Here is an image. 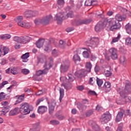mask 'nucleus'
Masks as SVG:
<instances>
[{
    "mask_svg": "<svg viewBox=\"0 0 131 131\" xmlns=\"http://www.w3.org/2000/svg\"><path fill=\"white\" fill-rule=\"evenodd\" d=\"M82 104L89 105V100L86 99H84L82 100Z\"/></svg>",
    "mask_w": 131,
    "mask_h": 131,
    "instance_id": "61",
    "label": "nucleus"
},
{
    "mask_svg": "<svg viewBox=\"0 0 131 131\" xmlns=\"http://www.w3.org/2000/svg\"><path fill=\"white\" fill-rule=\"evenodd\" d=\"M49 63H48V65L47 64V63L44 64L43 66V67L45 68L44 70H38V71L36 72V74L37 76H40V75H42V74H47V73L49 72V70H50V69L48 68V67L49 66Z\"/></svg>",
    "mask_w": 131,
    "mask_h": 131,
    "instance_id": "11",
    "label": "nucleus"
},
{
    "mask_svg": "<svg viewBox=\"0 0 131 131\" xmlns=\"http://www.w3.org/2000/svg\"><path fill=\"white\" fill-rule=\"evenodd\" d=\"M74 15L73 14V11H69L67 14L64 13H58L56 15V21L57 24L60 25L63 22V20H66L68 18H73Z\"/></svg>",
    "mask_w": 131,
    "mask_h": 131,
    "instance_id": "3",
    "label": "nucleus"
},
{
    "mask_svg": "<svg viewBox=\"0 0 131 131\" xmlns=\"http://www.w3.org/2000/svg\"><path fill=\"white\" fill-rule=\"evenodd\" d=\"M125 19H126V16L117 14L115 16V19H112L107 22L110 30L113 31L115 29H120L121 25L119 21H125Z\"/></svg>",
    "mask_w": 131,
    "mask_h": 131,
    "instance_id": "1",
    "label": "nucleus"
},
{
    "mask_svg": "<svg viewBox=\"0 0 131 131\" xmlns=\"http://www.w3.org/2000/svg\"><path fill=\"white\" fill-rule=\"evenodd\" d=\"M103 89L106 93L109 92L110 91H111V83L110 82H105L103 86Z\"/></svg>",
    "mask_w": 131,
    "mask_h": 131,
    "instance_id": "18",
    "label": "nucleus"
},
{
    "mask_svg": "<svg viewBox=\"0 0 131 131\" xmlns=\"http://www.w3.org/2000/svg\"><path fill=\"white\" fill-rule=\"evenodd\" d=\"M119 61H120V62L121 63V64H122V65H124V64H125L126 59L125 58V57H124V56H121L120 57Z\"/></svg>",
    "mask_w": 131,
    "mask_h": 131,
    "instance_id": "38",
    "label": "nucleus"
},
{
    "mask_svg": "<svg viewBox=\"0 0 131 131\" xmlns=\"http://www.w3.org/2000/svg\"><path fill=\"white\" fill-rule=\"evenodd\" d=\"M120 10L121 12H122L123 13H126V14H129L130 13V11L127 10V9H125V8L123 7H120Z\"/></svg>",
    "mask_w": 131,
    "mask_h": 131,
    "instance_id": "44",
    "label": "nucleus"
},
{
    "mask_svg": "<svg viewBox=\"0 0 131 131\" xmlns=\"http://www.w3.org/2000/svg\"><path fill=\"white\" fill-rule=\"evenodd\" d=\"M125 115L130 116V115H131V111H129V110H126L125 112Z\"/></svg>",
    "mask_w": 131,
    "mask_h": 131,
    "instance_id": "64",
    "label": "nucleus"
},
{
    "mask_svg": "<svg viewBox=\"0 0 131 131\" xmlns=\"http://www.w3.org/2000/svg\"><path fill=\"white\" fill-rule=\"evenodd\" d=\"M69 67H70V61L68 60H63L60 66V71L61 72H66L68 71Z\"/></svg>",
    "mask_w": 131,
    "mask_h": 131,
    "instance_id": "6",
    "label": "nucleus"
},
{
    "mask_svg": "<svg viewBox=\"0 0 131 131\" xmlns=\"http://www.w3.org/2000/svg\"><path fill=\"white\" fill-rule=\"evenodd\" d=\"M21 72H22V73H23V74H25L26 75L27 74H29L30 71H29V70H28L27 69H23L21 70Z\"/></svg>",
    "mask_w": 131,
    "mask_h": 131,
    "instance_id": "52",
    "label": "nucleus"
},
{
    "mask_svg": "<svg viewBox=\"0 0 131 131\" xmlns=\"http://www.w3.org/2000/svg\"><path fill=\"white\" fill-rule=\"evenodd\" d=\"M31 40V38L28 36H26L24 37H19V42L20 43H27L28 41Z\"/></svg>",
    "mask_w": 131,
    "mask_h": 131,
    "instance_id": "14",
    "label": "nucleus"
},
{
    "mask_svg": "<svg viewBox=\"0 0 131 131\" xmlns=\"http://www.w3.org/2000/svg\"><path fill=\"white\" fill-rule=\"evenodd\" d=\"M124 114V110H122L121 112H119L117 115V117L116 118V122H119L120 120H121L123 114Z\"/></svg>",
    "mask_w": 131,
    "mask_h": 131,
    "instance_id": "20",
    "label": "nucleus"
},
{
    "mask_svg": "<svg viewBox=\"0 0 131 131\" xmlns=\"http://www.w3.org/2000/svg\"><path fill=\"white\" fill-rule=\"evenodd\" d=\"M96 82L98 86H101L102 84H103V80L100 79L99 78H97Z\"/></svg>",
    "mask_w": 131,
    "mask_h": 131,
    "instance_id": "43",
    "label": "nucleus"
},
{
    "mask_svg": "<svg viewBox=\"0 0 131 131\" xmlns=\"http://www.w3.org/2000/svg\"><path fill=\"white\" fill-rule=\"evenodd\" d=\"M77 89L78 91H80L81 92L84 90V87L82 85H79L77 87Z\"/></svg>",
    "mask_w": 131,
    "mask_h": 131,
    "instance_id": "62",
    "label": "nucleus"
},
{
    "mask_svg": "<svg viewBox=\"0 0 131 131\" xmlns=\"http://www.w3.org/2000/svg\"><path fill=\"white\" fill-rule=\"evenodd\" d=\"M76 25L77 26H78L79 25H82L84 24V20H79L75 22Z\"/></svg>",
    "mask_w": 131,
    "mask_h": 131,
    "instance_id": "51",
    "label": "nucleus"
},
{
    "mask_svg": "<svg viewBox=\"0 0 131 131\" xmlns=\"http://www.w3.org/2000/svg\"><path fill=\"white\" fill-rule=\"evenodd\" d=\"M50 50V42L48 41L46 43L45 46H44V51L45 52H48Z\"/></svg>",
    "mask_w": 131,
    "mask_h": 131,
    "instance_id": "42",
    "label": "nucleus"
},
{
    "mask_svg": "<svg viewBox=\"0 0 131 131\" xmlns=\"http://www.w3.org/2000/svg\"><path fill=\"white\" fill-rule=\"evenodd\" d=\"M88 93L89 95H92V96H97V93L94 91L90 90Z\"/></svg>",
    "mask_w": 131,
    "mask_h": 131,
    "instance_id": "59",
    "label": "nucleus"
},
{
    "mask_svg": "<svg viewBox=\"0 0 131 131\" xmlns=\"http://www.w3.org/2000/svg\"><path fill=\"white\" fill-rule=\"evenodd\" d=\"M99 44V38H92L89 41V47L91 48H96L97 45Z\"/></svg>",
    "mask_w": 131,
    "mask_h": 131,
    "instance_id": "13",
    "label": "nucleus"
},
{
    "mask_svg": "<svg viewBox=\"0 0 131 131\" xmlns=\"http://www.w3.org/2000/svg\"><path fill=\"white\" fill-rule=\"evenodd\" d=\"M57 5L59 7H63L65 4V1L64 0H58L57 2Z\"/></svg>",
    "mask_w": 131,
    "mask_h": 131,
    "instance_id": "37",
    "label": "nucleus"
},
{
    "mask_svg": "<svg viewBox=\"0 0 131 131\" xmlns=\"http://www.w3.org/2000/svg\"><path fill=\"white\" fill-rule=\"evenodd\" d=\"M20 46H21V43H20L19 42H17L15 43V45L14 46L15 50H18V49H19Z\"/></svg>",
    "mask_w": 131,
    "mask_h": 131,
    "instance_id": "56",
    "label": "nucleus"
},
{
    "mask_svg": "<svg viewBox=\"0 0 131 131\" xmlns=\"http://www.w3.org/2000/svg\"><path fill=\"white\" fill-rule=\"evenodd\" d=\"M94 113V111L93 110H90L88 111L86 113V116L88 117H90L91 115H92V114Z\"/></svg>",
    "mask_w": 131,
    "mask_h": 131,
    "instance_id": "53",
    "label": "nucleus"
},
{
    "mask_svg": "<svg viewBox=\"0 0 131 131\" xmlns=\"http://www.w3.org/2000/svg\"><path fill=\"white\" fill-rule=\"evenodd\" d=\"M125 44L127 46H131V38L130 37H127L125 39Z\"/></svg>",
    "mask_w": 131,
    "mask_h": 131,
    "instance_id": "47",
    "label": "nucleus"
},
{
    "mask_svg": "<svg viewBox=\"0 0 131 131\" xmlns=\"http://www.w3.org/2000/svg\"><path fill=\"white\" fill-rule=\"evenodd\" d=\"M50 68H52L54 66V59L53 58H50Z\"/></svg>",
    "mask_w": 131,
    "mask_h": 131,
    "instance_id": "57",
    "label": "nucleus"
},
{
    "mask_svg": "<svg viewBox=\"0 0 131 131\" xmlns=\"http://www.w3.org/2000/svg\"><path fill=\"white\" fill-rule=\"evenodd\" d=\"M51 55L53 57L56 58L59 56V51L57 49H53L51 51Z\"/></svg>",
    "mask_w": 131,
    "mask_h": 131,
    "instance_id": "34",
    "label": "nucleus"
},
{
    "mask_svg": "<svg viewBox=\"0 0 131 131\" xmlns=\"http://www.w3.org/2000/svg\"><path fill=\"white\" fill-rule=\"evenodd\" d=\"M108 54H110L111 57L113 60H116V59L118 58L117 50L114 48H112L108 50Z\"/></svg>",
    "mask_w": 131,
    "mask_h": 131,
    "instance_id": "12",
    "label": "nucleus"
},
{
    "mask_svg": "<svg viewBox=\"0 0 131 131\" xmlns=\"http://www.w3.org/2000/svg\"><path fill=\"white\" fill-rule=\"evenodd\" d=\"M110 119H111V115L110 114H104L100 118V122L102 124H105V123L110 121Z\"/></svg>",
    "mask_w": 131,
    "mask_h": 131,
    "instance_id": "10",
    "label": "nucleus"
},
{
    "mask_svg": "<svg viewBox=\"0 0 131 131\" xmlns=\"http://www.w3.org/2000/svg\"><path fill=\"white\" fill-rule=\"evenodd\" d=\"M83 21L84 24H89V23H91L93 20H92V19L90 18L88 19L83 20Z\"/></svg>",
    "mask_w": 131,
    "mask_h": 131,
    "instance_id": "60",
    "label": "nucleus"
},
{
    "mask_svg": "<svg viewBox=\"0 0 131 131\" xmlns=\"http://www.w3.org/2000/svg\"><path fill=\"white\" fill-rule=\"evenodd\" d=\"M41 19L43 25H48L50 22V15H47Z\"/></svg>",
    "mask_w": 131,
    "mask_h": 131,
    "instance_id": "22",
    "label": "nucleus"
},
{
    "mask_svg": "<svg viewBox=\"0 0 131 131\" xmlns=\"http://www.w3.org/2000/svg\"><path fill=\"white\" fill-rule=\"evenodd\" d=\"M83 50H86L87 51H84L82 53V55L84 57V58H85L86 59H88L90 58V53L91 52V49H85V48H83Z\"/></svg>",
    "mask_w": 131,
    "mask_h": 131,
    "instance_id": "24",
    "label": "nucleus"
},
{
    "mask_svg": "<svg viewBox=\"0 0 131 131\" xmlns=\"http://www.w3.org/2000/svg\"><path fill=\"white\" fill-rule=\"evenodd\" d=\"M12 83H13L12 85H11L10 86L7 88L8 91H9V90H11V89H13L14 86H16L17 84V81H13Z\"/></svg>",
    "mask_w": 131,
    "mask_h": 131,
    "instance_id": "48",
    "label": "nucleus"
},
{
    "mask_svg": "<svg viewBox=\"0 0 131 131\" xmlns=\"http://www.w3.org/2000/svg\"><path fill=\"white\" fill-rule=\"evenodd\" d=\"M22 25L20 26L21 27H23L24 28H30L31 27V25L30 24L26 23L25 21L23 23Z\"/></svg>",
    "mask_w": 131,
    "mask_h": 131,
    "instance_id": "41",
    "label": "nucleus"
},
{
    "mask_svg": "<svg viewBox=\"0 0 131 131\" xmlns=\"http://www.w3.org/2000/svg\"><path fill=\"white\" fill-rule=\"evenodd\" d=\"M92 66V63H91V62H86L85 65L86 70L85 71V70H81L76 72L75 73V76H77V77H78L79 78L84 77V76H86L88 74V72H91Z\"/></svg>",
    "mask_w": 131,
    "mask_h": 131,
    "instance_id": "4",
    "label": "nucleus"
},
{
    "mask_svg": "<svg viewBox=\"0 0 131 131\" xmlns=\"http://www.w3.org/2000/svg\"><path fill=\"white\" fill-rule=\"evenodd\" d=\"M73 59L75 62H76V61H79L80 62V57H79V55L78 54L74 55Z\"/></svg>",
    "mask_w": 131,
    "mask_h": 131,
    "instance_id": "45",
    "label": "nucleus"
},
{
    "mask_svg": "<svg viewBox=\"0 0 131 131\" xmlns=\"http://www.w3.org/2000/svg\"><path fill=\"white\" fill-rule=\"evenodd\" d=\"M43 43H45V39L40 38L38 41L36 42V46L37 48L40 49V48H42Z\"/></svg>",
    "mask_w": 131,
    "mask_h": 131,
    "instance_id": "21",
    "label": "nucleus"
},
{
    "mask_svg": "<svg viewBox=\"0 0 131 131\" xmlns=\"http://www.w3.org/2000/svg\"><path fill=\"white\" fill-rule=\"evenodd\" d=\"M24 97H25V94H23L21 95H16L15 98V99H17L16 100L14 105H17V104H19V103H21L22 101H24Z\"/></svg>",
    "mask_w": 131,
    "mask_h": 131,
    "instance_id": "16",
    "label": "nucleus"
},
{
    "mask_svg": "<svg viewBox=\"0 0 131 131\" xmlns=\"http://www.w3.org/2000/svg\"><path fill=\"white\" fill-rule=\"evenodd\" d=\"M20 39V37H18L17 36H15L13 38V40L14 41H16V42H19Z\"/></svg>",
    "mask_w": 131,
    "mask_h": 131,
    "instance_id": "63",
    "label": "nucleus"
},
{
    "mask_svg": "<svg viewBox=\"0 0 131 131\" xmlns=\"http://www.w3.org/2000/svg\"><path fill=\"white\" fill-rule=\"evenodd\" d=\"M56 107V101L54 99L51 100L50 105V114H52Z\"/></svg>",
    "mask_w": 131,
    "mask_h": 131,
    "instance_id": "15",
    "label": "nucleus"
},
{
    "mask_svg": "<svg viewBox=\"0 0 131 131\" xmlns=\"http://www.w3.org/2000/svg\"><path fill=\"white\" fill-rule=\"evenodd\" d=\"M10 72L11 73L13 74V75H16V74H18V71H17V70L15 68L11 69L10 70Z\"/></svg>",
    "mask_w": 131,
    "mask_h": 131,
    "instance_id": "50",
    "label": "nucleus"
},
{
    "mask_svg": "<svg viewBox=\"0 0 131 131\" xmlns=\"http://www.w3.org/2000/svg\"><path fill=\"white\" fill-rule=\"evenodd\" d=\"M40 129V126L38 123L34 125L33 127L30 129V131H39Z\"/></svg>",
    "mask_w": 131,
    "mask_h": 131,
    "instance_id": "32",
    "label": "nucleus"
},
{
    "mask_svg": "<svg viewBox=\"0 0 131 131\" xmlns=\"http://www.w3.org/2000/svg\"><path fill=\"white\" fill-rule=\"evenodd\" d=\"M20 112V108L19 107H15L14 109L11 110L9 113V115L10 116H14L16 114H18Z\"/></svg>",
    "mask_w": 131,
    "mask_h": 131,
    "instance_id": "23",
    "label": "nucleus"
},
{
    "mask_svg": "<svg viewBox=\"0 0 131 131\" xmlns=\"http://www.w3.org/2000/svg\"><path fill=\"white\" fill-rule=\"evenodd\" d=\"M11 37V35L8 34L0 36L1 39H2L3 40H7V39H10Z\"/></svg>",
    "mask_w": 131,
    "mask_h": 131,
    "instance_id": "33",
    "label": "nucleus"
},
{
    "mask_svg": "<svg viewBox=\"0 0 131 131\" xmlns=\"http://www.w3.org/2000/svg\"><path fill=\"white\" fill-rule=\"evenodd\" d=\"M121 37V35H120V34H118L117 37H113L112 41L111 42V45H113L115 42L119 41V39H120Z\"/></svg>",
    "mask_w": 131,
    "mask_h": 131,
    "instance_id": "30",
    "label": "nucleus"
},
{
    "mask_svg": "<svg viewBox=\"0 0 131 131\" xmlns=\"http://www.w3.org/2000/svg\"><path fill=\"white\" fill-rule=\"evenodd\" d=\"M38 15V11H33L32 10H26L24 12V17L25 18H31V17H35Z\"/></svg>",
    "mask_w": 131,
    "mask_h": 131,
    "instance_id": "9",
    "label": "nucleus"
},
{
    "mask_svg": "<svg viewBox=\"0 0 131 131\" xmlns=\"http://www.w3.org/2000/svg\"><path fill=\"white\" fill-rule=\"evenodd\" d=\"M59 93H60L59 101L60 102H61L63 98H64V89L60 88L59 90Z\"/></svg>",
    "mask_w": 131,
    "mask_h": 131,
    "instance_id": "36",
    "label": "nucleus"
},
{
    "mask_svg": "<svg viewBox=\"0 0 131 131\" xmlns=\"http://www.w3.org/2000/svg\"><path fill=\"white\" fill-rule=\"evenodd\" d=\"M125 28L126 29V31L127 32V33H128V32L129 31V30L131 29V25L129 24H127L125 26Z\"/></svg>",
    "mask_w": 131,
    "mask_h": 131,
    "instance_id": "54",
    "label": "nucleus"
},
{
    "mask_svg": "<svg viewBox=\"0 0 131 131\" xmlns=\"http://www.w3.org/2000/svg\"><path fill=\"white\" fill-rule=\"evenodd\" d=\"M106 26H107V21H99L98 23L95 26V31L99 32V31L102 30L103 28H105Z\"/></svg>",
    "mask_w": 131,
    "mask_h": 131,
    "instance_id": "8",
    "label": "nucleus"
},
{
    "mask_svg": "<svg viewBox=\"0 0 131 131\" xmlns=\"http://www.w3.org/2000/svg\"><path fill=\"white\" fill-rule=\"evenodd\" d=\"M89 125L92 126V128L94 129V130H99V126H98L97 124H96V122L93 120H90L89 121Z\"/></svg>",
    "mask_w": 131,
    "mask_h": 131,
    "instance_id": "19",
    "label": "nucleus"
},
{
    "mask_svg": "<svg viewBox=\"0 0 131 131\" xmlns=\"http://www.w3.org/2000/svg\"><path fill=\"white\" fill-rule=\"evenodd\" d=\"M39 61L41 63H45V64H47V65H48V63H49V66L48 67V68L50 69V62L48 61V60H47V56H44L42 57H41L40 60Z\"/></svg>",
    "mask_w": 131,
    "mask_h": 131,
    "instance_id": "29",
    "label": "nucleus"
},
{
    "mask_svg": "<svg viewBox=\"0 0 131 131\" xmlns=\"http://www.w3.org/2000/svg\"><path fill=\"white\" fill-rule=\"evenodd\" d=\"M9 51H10V49L9 48H7V47L4 46L3 48V52L4 53L3 56H5V55H6V54H8L9 53Z\"/></svg>",
    "mask_w": 131,
    "mask_h": 131,
    "instance_id": "40",
    "label": "nucleus"
},
{
    "mask_svg": "<svg viewBox=\"0 0 131 131\" xmlns=\"http://www.w3.org/2000/svg\"><path fill=\"white\" fill-rule=\"evenodd\" d=\"M94 3H97V1L94 0H86L85 2V6H92V5L95 6L96 4Z\"/></svg>",
    "mask_w": 131,
    "mask_h": 131,
    "instance_id": "28",
    "label": "nucleus"
},
{
    "mask_svg": "<svg viewBox=\"0 0 131 131\" xmlns=\"http://www.w3.org/2000/svg\"><path fill=\"white\" fill-rule=\"evenodd\" d=\"M34 23L36 25H39V24H42L41 18L36 19L34 20Z\"/></svg>",
    "mask_w": 131,
    "mask_h": 131,
    "instance_id": "49",
    "label": "nucleus"
},
{
    "mask_svg": "<svg viewBox=\"0 0 131 131\" xmlns=\"http://www.w3.org/2000/svg\"><path fill=\"white\" fill-rule=\"evenodd\" d=\"M21 59H23V62H28V58H29V52L26 53L21 56Z\"/></svg>",
    "mask_w": 131,
    "mask_h": 131,
    "instance_id": "27",
    "label": "nucleus"
},
{
    "mask_svg": "<svg viewBox=\"0 0 131 131\" xmlns=\"http://www.w3.org/2000/svg\"><path fill=\"white\" fill-rule=\"evenodd\" d=\"M50 123H51V124H53V125H57L60 123V122H59V121L54 120H51L50 121Z\"/></svg>",
    "mask_w": 131,
    "mask_h": 131,
    "instance_id": "55",
    "label": "nucleus"
},
{
    "mask_svg": "<svg viewBox=\"0 0 131 131\" xmlns=\"http://www.w3.org/2000/svg\"><path fill=\"white\" fill-rule=\"evenodd\" d=\"M20 106L19 112H20L22 115H26L30 113L31 110L29 108V104L28 103H22Z\"/></svg>",
    "mask_w": 131,
    "mask_h": 131,
    "instance_id": "5",
    "label": "nucleus"
},
{
    "mask_svg": "<svg viewBox=\"0 0 131 131\" xmlns=\"http://www.w3.org/2000/svg\"><path fill=\"white\" fill-rule=\"evenodd\" d=\"M118 92L122 98H124L123 101H125V103H130L131 97H127L126 95L131 93V84L130 83H127L125 85V88L124 90L119 89Z\"/></svg>",
    "mask_w": 131,
    "mask_h": 131,
    "instance_id": "2",
    "label": "nucleus"
},
{
    "mask_svg": "<svg viewBox=\"0 0 131 131\" xmlns=\"http://www.w3.org/2000/svg\"><path fill=\"white\" fill-rule=\"evenodd\" d=\"M17 25L18 26H21L23 23H24L25 21H22L23 20V16H19L17 17Z\"/></svg>",
    "mask_w": 131,
    "mask_h": 131,
    "instance_id": "31",
    "label": "nucleus"
},
{
    "mask_svg": "<svg viewBox=\"0 0 131 131\" xmlns=\"http://www.w3.org/2000/svg\"><path fill=\"white\" fill-rule=\"evenodd\" d=\"M9 111H10V107L9 106L4 107L2 109V112L4 113V115L8 113Z\"/></svg>",
    "mask_w": 131,
    "mask_h": 131,
    "instance_id": "39",
    "label": "nucleus"
},
{
    "mask_svg": "<svg viewBox=\"0 0 131 131\" xmlns=\"http://www.w3.org/2000/svg\"><path fill=\"white\" fill-rule=\"evenodd\" d=\"M47 111H48V107L46 106H39L37 109V112L39 114H43Z\"/></svg>",
    "mask_w": 131,
    "mask_h": 131,
    "instance_id": "17",
    "label": "nucleus"
},
{
    "mask_svg": "<svg viewBox=\"0 0 131 131\" xmlns=\"http://www.w3.org/2000/svg\"><path fill=\"white\" fill-rule=\"evenodd\" d=\"M104 75L106 77H109V76H111V75H112V72L106 70L104 72Z\"/></svg>",
    "mask_w": 131,
    "mask_h": 131,
    "instance_id": "46",
    "label": "nucleus"
},
{
    "mask_svg": "<svg viewBox=\"0 0 131 131\" xmlns=\"http://www.w3.org/2000/svg\"><path fill=\"white\" fill-rule=\"evenodd\" d=\"M59 47L60 49H65V47H66V42L62 40H59Z\"/></svg>",
    "mask_w": 131,
    "mask_h": 131,
    "instance_id": "35",
    "label": "nucleus"
},
{
    "mask_svg": "<svg viewBox=\"0 0 131 131\" xmlns=\"http://www.w3.org/2000/svg\"><path fill=\"white\" fill-rule=\"evenodd\" d=\"M10 98V95H8V94H5V93L1 92L0 93V101L2 100H8V99Z\"/></svg>",
    "mask_w": 131,
    "mask_h": 131,
    "instance_id": "26",
    "label": "nucleus"
},
{
    "mask_svg": "<svg viewBox=\"0 0 131 131\" xmlns=\"http://www.w3.org/2000/svg\"><path fill=\"white\" fill-rule=\"evenodd\" d=\"M77 107L79 110H81V111H83V110H86V105L84 104H82L80 102H78L77 103Z\"/></svg>",
    "mask_w": 131,
    "mask_h": 131,
    "instance_id": "25",
    "label": "nucleus"
},
{
    "mask_svg": "<svg viewBox=\"0 0 131 131\" xmlns=\"http://www.w3.org/2000/svg\"><path fill=\"white\" fill-rule=\"evenodd\" d=\"M75 79V78L74 77V76L72 75V74H68V77H61L60 78V80L61 81H62V82H72Z\"/></svg>",
    "mask_w": 131,
    "mask_h": 131,
    "instance_id": "7",
    "label": "nucleus"
},
{
    "mask_svg": "<svg viewBox=\"0 0 131 131\" xmlns=\"http://www.w3.org/2000/svg\"><path fill=\"white\" fill-rule=\"evenodd\" d=\"M42 101H43V98L38 99L36 103V106H38V105H39V104H40L41 102H42Z\"/></svg>",
    "mask_w": 131,
    "mask_h": 131,
    "instance_id": "58",
    "label": "nucleus"
}]
</instances>
